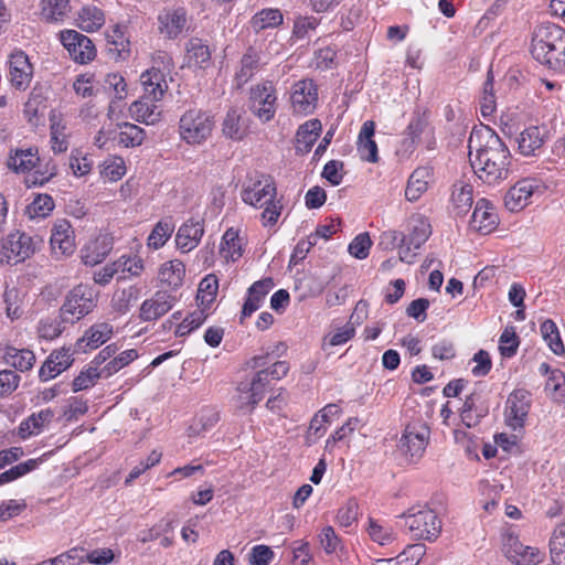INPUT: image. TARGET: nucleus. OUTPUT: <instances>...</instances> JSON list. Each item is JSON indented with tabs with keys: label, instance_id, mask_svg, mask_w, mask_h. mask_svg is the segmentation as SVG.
<instances>
[{
	"label": "nucleus",
	"instance_id": "f257e3e1",
	"mask_svg": "<svg viewBox=\"0 0 565 565\" xmlns=\"http://www.w3.org/2000/svg\"><path fill=\"white\" fill-rule=\"evenodd\" d=\"M468 148L470 164L483 183L494 184L508 178L510 151L493 129L473 128Z\"/></svg>",
	"mask_w": 565,
	"mask_h": 565
},
{
	"label": "nucleus",
	"instance_id": "f03ea898",
	"mask_svg": "<svg viewBox=\"0 0 565 565\" xmlns=\"http://www.w3.org/2000/svg\"><path fill=\"white\" fill-rule=\"evenodd\" d=\"M532 56L552 70L565 66V30L553 23L535 28L531 43Z\"/></svg>",
	"mask_w": 565,
	"mask_h": 565
},
{
	"label": "nucleus",
	"instance_id": "7ed1b4c3",
	"mask_svg": "<svg viewBox=\"0 0 565 565\" xmlns=\"http://www.w3.org/2000/svg\"><path fill=\"white\" fill-rule=\"evenodd\" d=\"M97 295L94 289L84 284L73 287L65 296L60 308L62 322L75 323L92 312L96 307Z\"/></svg>",
	"mask_w": 565,
	"mask_h": 565
},
{
	"label": "nucleus",
	"instance_id": "20e7f679",
	"mask_svg": "<svg viewBox=\"0 0 565 565\" xmlns=\"http://www.w3.org/2000/svg\"><path fill=\"white\" fill-rule=\"evenodd\" d=\"M405 526L416 540L434 541L441 532V521L431 509L424 508L418 511L409 509L402 515Z\"/></svg>",
	"mask_w": 565,
	"mask_h": 565
},
{
	"label": "nucleus",
	"instance_id": "39448f33",
	"mask_svg": "<svg viewBox=\"0 0 565 565\" xmlns=\"http://www.w3.org/2000/svg\"><path fill=\"white\" fill-rule=\"evenodd\" d=\"M248 109L263 124L270 121L276 114L277 96L274 84L265 81L249 89Z\"/></svg>",
	"mask_w": 565,
	"mask_h": 565
},
{
	"label": "nucleus",
	"instance_id": "423d86ee",
	"mask_svg": "<svg viewBox=\"0 0 565 565\" xmlns=\"http://www.w3.org/2000/svg\"><path fill=\"white\" fill-rule=\"evenodd\" d=\"M214 126L210 114L200 109L188 110L180 119V135L190 145H198L205 140Z\"/></svg>",
	"mask_w": 565,
	"mask_h": 565
},
{
	"label": "nucleus",
	"instance_id": "0eeeda50",
	"mask_svg": "<svg viewBox=\"0 0 565 565\" xmlns=\"http://www.w3.org/2000/svg\"><path fill=\"white\" fill-rule=\"evenodd\" d=\"M429 427L423 422L408 424L399 439V448L405 456L420 458L429 440Z\"/></svg>",
	"mask_w": 565,
	"mask_h": 565
},
{
	"label": "nucleus",
	"instance_id": "6e6552de",
	"mask_svg": "<svg viewBox=\"0 0 565 565\" xmlns=\"http://www.w3.org/2000/svg\"><path fill=\"white\" fill-rule=\"evenodd\" d=\"M60 36L63 46L76 63L86 64L96 56L95 45L88 36L75 30H64Z\"/></svg>",
	"mask_w": 565,
	"mask_h": 565
},
{
	"label": "nucleus",
	"instance_id": "1a4fd4ad",
	"mask_svg": "<svg viewBox=\"0 0 565 565\" xmlns=\"http://www.w3.org/2000/svg\"><path fill=\"white\" fill-rule=\"evenodd\" d=\"M276 198V186L273 178L259 174L242 191V200L255 207H264Z\"/></svg>",
	"mask_w": 565,
	"mask_h": 565
},
{
	"label": "nucleus",
	"instance_id": "9d476101",
	"mask_svg": "<svg viewBox=\"0 0 565 565\" xmlns=\"http://www.w3.org/2000/svg\"><path fill=\"white\" fill-rule=\"evenodd\" d=\"M35 252L32 237L25 233L15 232L8 235L0 252V263H20Z\"/></svg>",
	"mask_w": 565,
	"mask_h": 565
},
{
	"label": "nucleus",
	"instance_id": "9b49d317",
	"mask_svg": "<svg viewBox=\"0 0 565 565\" xmlns=\"http://www.w3.org/2000/svg\"><path fill=\"white\" fill-rule=\"evenodd\" d=\"M290 100L294 113L299 115L313 113L318 103V86L309 78L296 82L291 88Z\"/></svg>",
	"mask_w": 565,
	"mask_h": 565
},
{
	"label": "nucleus",
	"instance_id": "f8f14e48",
	"mask_svg": "<svg viewBox=\"0 0 565 565\" xmlns=\"http://www.w3.org/2000/svg\"><path fill=\"white\" fill-rule=\"evenodd\" d=\"M503 552L516 565H537L543 561V554L537 547L523 545L513 534L505 536Z\"/></svg>",
	"mask_w": 565,
	"mask_h": 565
},
{
	"label": "nucleus",
	"instance_id": "ddd939ff",
	"mask_svg": "<svg viewBox=\"0 0 565 565\" xmlns=\"http://www.w3.org/2000/svg\"><path fill=\"white\" fill-rule=\"evenodd\" d=\"M530 396V393L525 390H515L508 397L505 422L511 428L523 427L531 406Z\"/></svg>",
	"mask_w": 565,
	"mask_h": 565
},
{
	"label": "nucleus",
	"instance_id": "4468645a",
	"mask_svg": "<svg viewBox=\"0 0 565 565\" xmlns=\"http://www.w3.org/2000/svg\"><path fill=\"white\" fill-rule=\"evenodd\" d=\"M9 75L12 86L17 89L24 90L29 87L33 76V67L24 52L15 51L10 55Z\"/></svg>",
	"mask_w": 565,
	"mask_h": 565
},
{
	"label": "nucleus",
	"instance_id": "2eb2a0df",
	"mask_svg": "<svg viewBox=\"0 0 565 565\" xmlns=\"http://www.w3.org/2000/svg\"><path fill=\"white\" fill-rule=\"evenodd\" d=\"M113 237L108 234H99L88 241L81 249V257L85 265L95 266L102 263L113 249Z\"/></svg>",
	"mask_w": 565,
	"mask_h": 565
},
{
	"label": "nucleus",
	"instance_id": "dca6fc26",
	"mask_svg": "<svg viewBox=\"0 0 565 565\" xmlns=\"http://www.w3.org/2000/svg\"><path fill=\"white\" fill-rule=\"evenodd\" d=\"M174 298L167 291H157L151 298L145 300L139 309V318L142 321H153L173 307Z\"/></svg>",
	"mask_w": 565,
	"mask_h": 565
},
{
	"label": "nucleus",
	"instance_id": "f3484780",
	"mask_svg": "<svg viewBox=\"0 0 565 565\" xmlns=\"http://www.w3.org/2000/svg\"><path fill=\"white\" fill-rule=\"evenodd\" d=\"M539 189V183L534 179H523L516 182L505 194L504 205L511 212L520 211L529 203V199L534 191Z\"/></svg>",
	"mask_w": 565,
	"mask_h": 565
},
{
	"label": "nucleus",
	"instance_id": "a211bd4d",
	"mask_svg": "<svg viewBox=\"0 0 565 565\" xmlns=\"http://www.w3.org/2000/svg\"><path fill=\"white\" fill-rule=\"evenodd\" d=\"M548 138V129L545 126H530L518 137V146L521 154L537 156Z\"/></svg>",
	"mask_w": 565,
	"mask_h": 565
},
{
	"label": "nucleus",
	"instance_id": "6ab92c4d",
	"mask_svg": "<svg viewBox=\"0 0 565 565\" xmlns=\"http://www.w3.org/2000/svg\"><path fill=\"white\" fill-rule=\"evenodd\" d=\"M204 234V222L190 218L182 224L175 235V244L183 253L194 249Z\"/></svg>",
	"mask_w": 565,
	"mask_h": 565
},
{
	"label": "nucleus",
	"instance_id": "aec40b11",
	"mask_svg": "<svg viewBox=\"0 0 565 565\" xmlns=\"http://www.w3.org/2000/svg\"><path fill=\"white\" fill-rule=\"evenodd\" d=\"M497 224L498 215L494 207L488 200H479L471 216V228L481 234H489L497 227Z\"/></svg>",
	"mask_w": 565,
	"mask_h": 565
},
{
	"label": "nucleus",
	"instance_id": "412c9836",
	"mask_svg": "<svg viewBox=\"0 0 565 565\" xmlns=\"http://www.w3.org/2000/svg\"><path fill=\"white\" fill-rule=\"evenodd\" d=\"M52 250L56 255H71L75 249L72 226L68 221L60 220L52 228L50 238Z\"/></svg>",
	"mask_w": 565,
	"mask_h": 565
},
{
	"label": "nucleus",
	"instance_id": "4be33fe9",
	"mask_svg": "<svg viewBox=\"0 0 565 565\" xmlns=\"http://www.w3.org/2000/svg\"><path fill=\"white\" fill-rule=\"evenodd\" d=\"M430 234V224L424 218H418L415 221V224L413 225L412 232L408 236H405L403 233H398L396 231H391L384 233L383 237L390 239L393 246H395L397 241L401 243L408 241L409 245H413V248L418 249L428 239Z\"/></svg>",
	"mask_w": 565,
	"mask_h": 565
},
{
	"label": "nucleus",
	"instance_id": "5701e85b",
	"mask_svg": "<svg viewBox=\"0 0 565 565\" xmlns=\"http://www.w3.org/2000/svg\"><path fill=\"white\" fill-rule=\"evenodd\" d=\"M274 281L271 278H265L258 281H255L248 288L247 298L243 305L242 309V319L250 317L263 303V300L267 296V294L273 289Z\"/></svg>",
	"mask_w": 565,
	"mask_h": 565
},
{
	"label": "nucleus",
	"instance_id": "b1692460",
	"mask_svg": "<svg viewBox=\"0 0 565 565\" xmlns=\"http://www.w3.org/2000/svg\"><path fill=\"white\" fill-rule=\"evenodd\" d=\"M158 22L160 33L172 40L182 33L186 24V14L183 9L164 11L159 14Z\"/></svg>",
	"mask_w": 565,
	"mask_h": 565
},
{
	"label": "nucleus",
	"instance_id": "393cba45",
	"mask_svg": "<svg viewBox=\"0 0 565 565\" xmlns=\"http://www.w3.org/2000/svg\"><path fill=\"white\" fill-rule=\"evenodd\" d=\"M113 334V326L107 322L93 324L84 335L77 340L76 348L78 351L86 352L105 343Z\"/></svg>",
	"mask_w": 565,
	"mask_h": 565
},
{
	"label": "nucleus",
	"instance_id": "a878e982",
	"mask_svg": "<svg viewBox=\"0 0 565 565\" xmlns=\"http://www.w3.org/2000/svg\"><path fill=\"white\" fill-rule=\"evenodd\" d=\"M375 132V124L372 120H367L363 124L359 138H358V151L360 158L367 162H377V145L373 139Z\"/></svg>",
	"mask_w": 565,
	"mask_h": 565
},
{
	"label": "nucleus",
	"instance_id": "bb28decb",
	"mask_svg": "<svg viewBox=\"0 0 565 565\" xmlns=\"http://www.w3.org/2000/svg\"><path fill=\"white\" fill-rule=\"evenodd\" d=\"M70 0H40L39 13L46 23L63 22L71 12Z\"/></svg>",
	"mask_w": 565,
	"mask_h": 565
},
{
	"label": "nucleus",
	"instance_id": "cd10ccee",
	"mask_svg": "<svg viewBox=\"0 0 565 565\" xmlns=\"http://www.w3.org/2000/svg\"><path fill=\"white\" fill-rule=\"evenodd\" d=\"M160 99H152L146 94L135 103L131 104L129 111L137 121L145 122L147 125L154 124L159 120L161 111L156 105V102Z\"/></svg>",
	"mask_w": 565,
	"mask_h": 565
},
{
	"label": "nucleus",
	"instance_id": "c85d7f7f",
	"mask_svg": "<svg viewBox=\"0 0 565 565\" xmlns=\"http://www.w3.org/2000/svg\"><path fill=\"white\" fill-rule=\"evenodd\" d=\"M38 148L17 149L7 160L10 170L17 173L31 171L39 163Z\"/></svg>",
	"mask_w": 565,
	"mask_h": 565
},
{
	"label": "nucleus",
	"instance_id": "c756f323",
	"mask_svg": "<svg viewBox=\"0 0 565 565\" xmlns=\"http://www.w3.org/2000/svg\"><path fill=\"white\" fill-rule=\"evenodd\" d=\"M431 177V170L428 167H419L411 174L406 189L405 198L409 202L417 201L423 193L427 191L428 182Z\"/></svg>",
	"mask_w": 565,
	"mask_h": 565
},
{
	"label": "nucleus",
	"instance_id": "7c9ffc66",
	"mask_svg": "<svg viewBox=\"0 0 565 565\" xmlns=\"http://www.w3.org/2000/svg\"><path fill=\"white\" fill-rule=\"evenodd\" d=\"M145 94L152 99H161L168 89L164 74L158 68L143 72L140 76Z\"/></svg>",
	"mask_w": 565,
	"mask_h": 565
},
{
	"label": "nucleus",
	"instance_id": "2f4dec72",
	"mask_svg": "<svg viewBox=\"0 0 565 565\" xmlns=\"http://www.w3.org/2000/svg\"><path fill=\"white\" fill-rule=\"evenodd\" d=\"M54 412L50 408L40 411L30 415L19 426V435L25 439L29 436L39 434L47 424L52 422Z\"/></svg>",
	"mask_w": 565,
	"mask_h": 565
},
{
	"label": "nucleus",
	"instance_id": "473e14b6",
	"mask_svg": "<svg viewBox=\"0 0 565 565\" xmlns=\"http://www.w3.org/2000/svg\"><path fill=\"white\" fill-rule=\"evenodd\" d=\"M223 135L232 140H242L246 135V127L242 120V111L235 107L227 110L222 124Z\"/></svg>",
	"mask_w": 565,
	"mask_h": 565
},
{
	"label": "nucleus",
	"instance_id": "72a5a7b5",
	"mask_svg": "<svg viewBox=\"0 0 565 565\" xmlns=\"http://www.w3.org/2000/svg\"><path fill=\"white\" fill-rule=\"evenodd\" d=\"M185 275V266L179 259H173L161 265L159 278L161 282L167 284L172 288L182 285Z\"/></svg>",
	"mask_w": 565,
	"mask_h": 565
},
{
	"label": "nucleus",
	"instance_id": "f704fd0d",
	"mask_svg": "<svg viewBox=\"0 0 565 565\" xmlns=\"http://www.w3.org/2000/svg\"><path fill=\"white\" fill-rule=\"evenodd\" d=\"M259 55L253 49H248L241 60V68L236 73L237 87L245 85L258 71Z\"/></svg>",
	"mask_w": 565,
	"mask_h": 565
},
{
	"label": "nucleus",
	"instance_id": "c9c22d12",
	"mask_svg": "<svg viewBox=\"0 0 565 565\" xmlns=\"http://www.w3.org/2000/svg\"><path fill=\"white\" fill-rule=\"evenodd\" d=\"M105 23L104 12L97 7H84L78 13V25L86 32L99 30Z\"/></svg>",
	"mask_w": 565,
	"mask_h": 565
},
{
	"label": "nucleus",
	"instance_id": "e433bc0d",
	"mask_svg": "<svg viewBox=\"0 0 565 565\" xmlns=\"http://www.w3.org/2000/svg\"><path fill=\"white\" fill-rule=\"evenodd\" d=\"M220 254L227 262H235L242 256V243L238 233L233 228H228L224 233L220 246Z\"/></svg>",
	"mask_w": 565,
	"mask_h": 565
},
{
	"label": "nucleus",
	"instance_id": "4c0bfd02",
	"mask_svg": "<svg viewBox=\"0 0 565 565\" xmlns=\"http://www.w3.org/2000/svg\"><path fill=\"white\" fill-rule=\"evenodd\" d=\"M451 201L458 215L466 214L470 210L473 202L471 185L463 184L461 182L454 184Z\"/></svg>",
	"mask_w": 565,
	"mask_h": 565
},
{
	"label": "nucleus",
	"instance_id": "58836bf2",
	"mask_svg": "<svg viewBox=\"0 0 565 565\" xmlns=\"http://www.w3.org/2000/svg\"><path fill=\"white\" fill-rule=\"evenodd\" d=\"M139 291L136 286L116 290L111 297V308L118 313H126L138 300Z\"/></svg>",
	"mask_w": 565,
	"mask_h": 565
},
{
	"label": "nucleus",
	"instance_id": "ea45409f",
	"mask_svg": "<svg viewBox=\"0 0 565 565\" xmlns=\"http://www.w3.org/2000/svg\"><path fill=\"white\" fill-rule=\"evenodd\" d=\"M4 358L8 364L21 372L32 369L35 362L34 353L26 349L8 348Z\"/></svg>",
	"mask_w": 565,
	"mask_h": 565
},
{
	"label": "nucleus",
	"instance_id": "a19ab883",
	"mask_svg": "<svg viewBox=\"0 0 565 565\" xmlns=\"http://www.w3.org/2000/svg\"><path fill=\"white\" fill-rule=\"evenodd\" d=\"M126 28L120 24L113 26L111 31L106 34V39L109 45V51H116L118 56L126 58L129 53L130 42L125 33Z\"/></svg>",
	"mask_w": 565,
	"mask_h": 565
},
{
	"label": "nucleus",
	"instance_id": "79ce46f5",
	"mask_svg": "<svg viewBox=\"0 0 565 565\" xmlns=\"http://www.w3.org/2000/svg\"><path fill=\"white\" fill-rule=\"evenodd\" d=\"M119 145L124 147L140 146L145 139V130L137 125L124 122L120 125V131L116 137Z\"/></svg>",
	"mask_w": 565,
	"mask_h": 565
},
{
	"label": "nucleus",
	"instance_id": "37998d69",
	"mask_svg": "<svg viewBox=\"0 0 565 565\" xmlns=\"http://www.w3.org/2000/svg\"><path fill=\"white\" fill-rule=\"evenodd\" d=\"M541 333L553 353L562 355L565 352L563 341L554 321L547 319L541 324Z\"/></svg>",
	"mask_w": 565,
	"mask_h": 565
},
{
	"label": "nucleus",
	"instance_id": "c03bdc74",
	"mask_svg": "<svg viewBox=\"0 0 565 565\" xmlns=\"http://www.w3.org/2000/svg\"><path fill=\"white\" fill-rule=\"evenodd\" d=\"M237 391V407L254 408L262 399V392L257 391L248 381L241 382L236 388Z\"/></svg>",
	"mask_w": 565,
	"mask_h": 565
},
{
	"label": "nucleus",
	"instance_id": "a18cd8bd",
	"mask_svg": "<svg viewBox=\"0 0 565 565\" xmlns=\"http://www.w3.org/2000/svg\"><path fill=\"white\" fill-rule=\"evenodd\" d=\"M321 131V122L318 119H311L301 125L297 131L298 145H303L306 150H309L316 142Z\"/></svg>",
	"mask_w": 565,
	"mask_h": 565
},
{
	"label": "nucleus",
	"instance_id": "49530a36",
	"mask_svg": "<svg viewBox=\"0 0 565 565\" xmlns=\"http://www.w3.org/2000/svg\"><path fill=\"white\" fill-rule=\"evenodd\" d=\"M282 22V14L278 9H264L252 19V26L256 32L274 28Z\"/></svg>",
	"mask_w": 565,
	"mask_h": 565
},
{
	"label": "nucleus",
	"instance_id": "de8ad7c7",
	"mask_svg": "<svg viewBox=\"0 0 565 565\" xmlns=\"http://www.w3.org/2000/svg\"><path fill=\"white\" fill-rule=\"evenodd\" d=\"M186 53L189 60L193 61L201 67L209 63L211 60V51L209 45L199 38H192L189 40L186 44Z\"/></svg>",
	"mask_w": 565,
	"mask_h": 565
},
{
	"label": "nucleus",
	"instance_id": "09e8293b",
	"mask_svg": "<svg viewBox=\"0 0 565 565\" xmlns=\"http://www.w3.org/2000/svg\"><path fill=\"white\" fill-rule=\"evenodd\" d=\"M218 289V281L215 275H207L204 277L198 290L196 299L200 300L201 305L207 308L215 299Z\"/></svg>",
	"mask_w": 565,
	"mask_h": 565
},
{
	"label": "nucleus",
	"instance_id": "8fccbe9b",
	"mask_svg": "<svg viewBox=\"0 0 565 565\" xmlns=\"http://www.w3.org/2000/svg\"><path fill=\"white\" fill-rule=\"evenodd\" d=\"M138 356V353L134 349H129L126 351H122L117 356H114L109 362H107L103 367L102 371L104 373V379H107L118 372L124 366L128 365L130 362H132Z\"/></svg>",
	"mask_w": 565,
	"mask_h": 565
},
{
	"label": "nucleus",
	"instance_id": "3c124183",
	"mask_svg": "<svg viewBox=\"0 0 565 565\" xmlns=\"http://www.w3.org/2000/svg\"><path fill=\"white\" fill-rule=\"evenodd\" d=\"M174 226L170 221H160L148 237V245L158 249L162 247L173 233Z\"/></svg>",
	"mask_w": 565,
	"mask_h": 565
},
{
	"label": "nucleus",
	"instance_id": "603ef678",
	"mask_svg": "<svg viewBox=\"0 0 565 565\" xmlns=\"http://www.w3.org/2000/svg\"><path fill=\"white\" fill-rule=\"evenodd\" d=\"M104 377L102 369L95 367L90 364L86 370L82 371L73 381V391L79 392L92 387L96 381Z\"/></svg>",
	"mask_w": 565,
	"mask_h": 565
},
{
	"label": "nucleus",
	"instance_id": "864d4df0",
	"mask_svg": "<svg viewBox=\"0 0 565 565\" xmlns=\"http://www.w3.org/2000/svg\"><path fill=\"white\" fill-rule=\"evenodd\" d=\"M218 422V413L214 409H204L195 418L194 423L189 427L190 435H200L209 430Z\"/></svg>",
	"mask_w": 565,
	"mask_h": 565
},
{
	"label": "nucleus",
	"instance_id": "5fc2aeb1",
	"mask_svg": "<svg viewBox=\"0 0 565 565\" xmlns=\"http://www.w3.org/2000/svg\"><path fill=\"white\" fill-rule=\"evenodd\" d=\"M499 350L503 358L513 356L519 348V338L513 327H507L500 335Z\"/></svg>",
	"mask_w": 565,
	"mask_h": 565
},
{
	"label": "nucleus",
	"instance_id": "6e6d98bb",
	"mask_svg": "<svg viewBox=\"0 0 565 565\" xmlns=\"http://www.w3.org/2000/svg\"><path fill=\"white\" fill-rule=\"evenodd\" d=\"M54 209V201L49 194H39L31 204L28 205L26 212L30 217H45Z\"/></svg>",
	"mask_w": 565,
	"mask_h": 565
},
{
	"label": "nucleus",
	"instance_id": "4d7b16f0",
	"mask_svg": "<svg viewBox=\"0 0 565 565\" xmlns=\"http://www.w3.org/2000/svg\"><path fill=\"white\" fill-rule=\"evenodd\" d=\"M497 104L493 92V77L491 72L488 73L487 81L483 85V95L480 102V110L483 117H488L495 111Z\"/></svg>",
	"mask_w": 565,
	"mask_h": 565
},
{
	"label": "nucleus",
	"instance_id": "13d9d810",
	"mask_svg": "<svg viewBox=\"0 0 565 565\" xmlns=\"http://www.w3.org/2000/svg\"><path fill=\"white\" fill-rule=\"evenodd\" d=\"M100 173L105 179L111 182L120 180L126 173V166L124 159L120 157L107 159L103 163V170Z\"/></svg>",
	"mask_w": 565,
	"mask_h": 565
},
{
	"label": "nucleus",
	"instance_id": "bf43d9fd",
	"mask_svg": "<svg viewBox=\"0 0 565 565\" xmlns=\"http://www.w3.org/2000/svg\"><path fill=\"white\" fill-rule=\"evenodd\" d=\"M115 267L122 274L120 278H126V273L131 276H139L143 270V263L138 256H121L115 262Z\"/></svg>",
	"mask_w": 565,
	"mask_h": 565
},
{
	"label": "nucleus",
	"instance_id": "052dcab7",
	"mask_svg": "<svg viewBox=\"0 0 565 565\" xmlns=\"http://www.w3.org/2000/svg\"><path fill=\"white\" fill-rule=\"evenodd\" d=\"M372 241L369 233H361L350 243L349 253L358 259H364L369 256Z\"/></svg>",
	"mask_w": 565,
	"mask_h": 565
},
{
	"label": "nucleus",
	"instance_id": "680f3d73",
	"mask_svg": "<svg viewBox=\"0 0 565 565\" xmlns=\"http://www.w3.org/2000/svg\"><path fill=\"white\" fill-rule=\"evenodd\" d=\"M426 126L427 121L424 116L416 114L405 129L406 139L404 143H409L408 147L413 146L419 139Z\"/></svg>",
	"mask_w": 565,
	"mask_h": 565
},
{
	"label": "nucleus",
	"instance_id": "e2e57ef3",
	"mask_svg": "<svg viewBox=\"0 0 565 565\" xmlns=\"http://www.w3.org/2000/svg\"><path fill=\"white\" fill-rule=\"evenodd\" d=\"M359 505L354 500H349L342 508L339 509L337 521L340 526L349 527L358 519Z\"/></svg>",
	"mask_w": 565,
	"mask_h": 565
},
{
	"label": "nucleus",
	"instance_id": "0e129e2a",
	"mask_svg": "<svg viewBox=\"0 0 565 565\" xmlns=\"http://www.w3.org/2000/svg\"><path fill=\"white\" fill-rule=\"evenodd\" d=\"M70 167L73 173L77 177H83L89 173L92 169V160L78 150L73 151L70 156Z\"/></svg>",
	"mask_w": 565,
	"mask_h": 565
},
{
	"label": "nucleus",
	"instance_id": "69168bd1",
	"mask_svg": "<svg viewBox=\"0 0 565 565\" xmlns=\"http://www.w3.org/2000/svg\"><path fill=\"white\" fill-rule=\"evenodd\" d=\"M62 320L45 319L38 327L39 337L46 340H53L62 333Z\"/></svg>",
	"mask_w": 565,
	"mask_h": 565
},
{
	"label": "nucleus",
	"instance_id": "338daca9",
	"mask_svg": "<svg viewBox=\"0 0 565 565\" xmlns=\"http://www.w3.org/2000/svg\"><path fill=\"white\" fill-rule=\"evenodd\" d=\"M274 558V552L267 545H256L249 554L250 565H268Z\"/></svg>",
	"mask_w": 565,
	"mask_h": 565
},
{
	"label": "nucleus",
	"instance_id": "774afa93",
	"mask_svg": "<svg viewBox=\"0 0 565 565\" xmlns=\"http://www.w3.org/2000/svg\"><path fill=\"white\" fill-rule=\"evenodd\" d=\"M83 550L77 547L71 548L67 552L53 557L52 565H79L85 561V556L81 554Z\"/></svg>",
	"mask_w": 565,
	"mask_h": 565
}]
</instances>
